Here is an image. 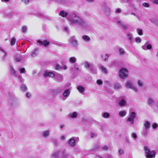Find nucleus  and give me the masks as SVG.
Masks as SVG:
<instances>
[{
	"label": "nucleus",
	"mask_w": 158,
	"mask_h": 158,
	"mask_svg": "<svg viewBox=\"0 0 158 158\" xmlns=\"http://www.w3.org/2000/svg\"><path fill=\"white\" fill-rule=\"evenodd\" d=\"M68 19L69 23L72 24H78L83 28L87 27V24L77 15L73 14L68 15Z\"/></svg>",
	"instance_id": "1"
},
{
	"label": "nucleus",
	"mask_w": 158,
	"mask_h": 158,
	"mask_svg": "<svg viewBox=\"0 0 158 158\" xmlns=\"http://www.w3.org/2000/svg\"><path fill=\"white\" fill-rule=\"evenodd\" d=\"M144 150L147 158H154L155 157V153L154 151H150L147 147L144 146Z\"/></svg>",
	"instance_id": "2"
},
{
	"label": "nucleus",
	"mask_w": 158,
	"mask_h": 158,
	"mask_svg": "<svg viewBox=\"0 0 158 158\" xmlns=\"http://www.w3.org/2000/svg\"><path fill=\"white\" fill-rule=\"evenodd\" d=\"M127 70L125 68H121L119 71V77L122 79H124L127 77Z\"/></svg>",
	"instance_id": "3"
},
{
	"label": "nucleus",
	"mask_w": 158,
	"mask_h": 158,
	"mask_svg": "<svg viewBox=\"0 0 158 158\" xmlns=\"http://www.w3.org/2000/svg\"><path fill=\"white\" fill-rule=\"evenodd\" d=\"M136 116V114L135 112H131L129 117L127 119V121L130 122L131 124H133L134 123V119Z\"/></svg>",
	"instance_id": "4"
},
{
	"label": "nucleus",
	"mask_w": 158,
	"mask_h": 158,
	"mask_svg": "<svg viewBox=\"0 0 158 158\" xmlns=\"http://www.w3.org/2000/svg\"><path fill=\"white\" fill-rule=\"evenodd\" d=\"M68 145L71 147H74L76 145L75 140L74 137L69 139L68 142Z\"/></svg>",
	"instance_id": "5"
},
{
	"label": "nucleus",
	"mask_w": 158,
	"mask_h": 158,
	"mask_svg": "<svg viewBox=\"0 0 158 158\" xmlns=\"http://www.w3.org/2000/svg\"><path fill=\"white\" fill-rule=\"evenodd\" d=\"M70 42L72 45L75 47H77L78 46V41L74 36L72 37L70 39Z\"/></svg>",
	"instance_id": "6"
},
{
	"label": "nucleus",
	"mask_w": 158,
	"mask_h": 158,
	"mask_svg": "<svg viewBox=\"0 0 158 158\" xmlns=\"http://www.w3.org/2000/svg\"><path fill=\"white\" fill-rule=\"evenodd\" d=\"M125 86L127 88L133 90L135 92H137L138 91V89H137L135 87L133 86L131 83L129 81H128L126 84Z\"/></svg>",
	"instance_id": "7"
},
{
	"label": "nucleus",
	"mask_w": 158,
	"mask_h": 158,
	"mask_svg": "<svg viewBox=\"0 0 158 158\" xmlns=\"http://www.w3.org/2000/svg\"><path fill=\"white\" fill-rule=\"evenodd\" d=\"M62 151L59 150L55 151L51 155V157L52 158H59Z\"/></svg>",
	"instance_id": "8"
},
{
	"label": "nucleus",
	"mask_w": 158,
	"mask_h": 158,
	"mask_svg": "<svg viewBox=\"0 0 158 158\" xmlns=\"http://www.w3.org/2000/svg\"><path fill=\"white\" fill-rule=\"evenodd\" d=\"M44 76L46 77H51L52 78L55 77V75L52 72L46 71L44 72Z\"/></svg>",
	"instance_id": "9"
},
{
	"label": "nucleus",
	"mask_w": 158,
	"mask_h": 158,
	"mask_svg": "<svg viewBox=\"0 0 158 158\" xmlns=\"http://www.w3.org/2000/svg\"><path fill=\"white\" fill-rule=\"evenodd\" d=\"M9 102L11 105H16L18 102V100L13 96L10 99Z\"/></svg>",
	"instance_id": "10"
},
{
	"label": "nucleus",
	"mask_w": 158,
	"mask_h": 158,
	"mask_svg": "<svg viewBox=\"0 0 158 158\" xmlns=\"http://www.w3.org/2000/svg\"><path fill=\"white\" fill-rule=\"evenodd\" d=\"M38 43H39L40 45H44V46L47 47L49 45L50 42L49 41L45 40L43 42L40 40H38L37 41Z\"/></svg>",
	"instance_id": "11"
},
{
	"label": "nucleus",
	"mask_w": 158,
	"mask_h": 158,
	"mask_svg": "<svg viewBox=\"0 0 158 158\" xmlns=\"http://www.w3.org/2000/svg\"><path fill=\"white\" fill-rule=\"evenodd\" d=\"M61 156L60 158H69V155L65 150H63L61 152Z\"/></svg>",
	"instance_id": "12"
},
{
	"label": "nucleus",
	"mask_w": 158,
	"mask_h": 158,
	"mask_svg": "<svg viewBox=\"0 0 158 158\" xmlns=\"http://www.w3.org/2000/svg\"><path fill=\"white\" fill-rule=\"evenodd\" d=\"M14 60L16 62H19L22 60L21 56L19 54H16L14 57Z\"/></svg>",
	"instance_id": "13"
},
{
	"label": "nucleus",
	"mask_w": 158,
	"mask_h": 158,
	"mask_svg": "<svg viewBox=\"0 0 158 158\" xmlns=\"http://www.w3.org/2000/svg\"><path fill=\"white\" fill-rule=\"evenodd\" d=\"M81 39L84 41L85 42H88L91 40L90 38L87 35H83L81 37Z\"/></svg>",
	"instance_id": "14"
},
{
	"label": "nucleus",
	"mask_w": 158,
	"mask_h": 158,
	"mask_svg": "<svg viewBox=\"0 0 158 158\" xmlns=\"http://www.w3.org/2000/svg\"><path fill=\"white\" fill-rule=\"evenodd\" d=\"M143 124L144 128L146 129H148L150 128L151 124L150 122L146 121L144 122Z\"/></svg>",
	"instance_id": "15"
},
{
	"label": "nucleus",
	"mask_w": 158,
	"mask_h": 158,
	"mask_svg": "<svg viewBox=\"0 0 158 158\" xmlns=\"http://www.w3.org/2000/svg\"><path fill=\"white\" fill-rule=\"evenodd\" d=\"M77 89L78 91L81 93H82L85 91V88L81 85H79L77 87Z\"/></svg>",
	"instance_id": "16"
},
{
	"label": "nucleus",
	"mask_w": 158,
	"mask_h": 158,
	"mask_svg": "<svg viewBox=\"0 0 158 158\" xmlns=\"http://www.w3.org/2000/svg\"><path fill=\"white\" fill-rule=\"evenodd\" d=\"M69 62L72 64L75 63L77 61V58L74 56L70 57L69 59Z\"/></svg>",
	"instance_id": "17"
},
{
	"label": "nucleus",
	"mask_w": 158,
	"mask_h": 158,
	"mask_svg": "<svg viewBox=\"0 0 158 158\" xmlns=\"http://www.w3.org/2000/svg\"><path fill=\"white\" fill-rule=\"evenodd\" d=\"M56 78L59 82H61L63 80V76L60 74L57 75L56 76Z\"/></svg>",
	"instance_id": "18"
},
{
	"label": "nucleus",
	"mask_w": 158,
	"mask_h": 158,
	"mask_svg": "<svg viewBox=\"0 0 158 158\" xmlns=\"http://www.w3.org/2000/svg\"><path fill=\"white\" fill-rule=\"evenodd\" d=\"M147 102L149 106H150L153 105L155 103V101L153 99L149 98Z\"/></svg>",
	"instance_id": "19"
},
{
	"label": "nucleus",
	"mask_w": 158,
	"mask_h": 158,
	"mask_svg": "<svg viewBox=\"0 0 158 158\" xmlns=\"http://www.w3.org/2000/svg\"><path fill=\"white\" fill-rule=\"evenodd\" d=\"M118 25L121 26V28H123L126 30H127V27L125 26V24L121 22L120 21H118Z\"/></svg>",
	"instance_id": "20"
},
{
	"label": "nucleus",
	"mask_w": 158,
	"mask_h": 158,
	"mask_svg": "<svg viewBox=\"0 0 158 158\" xmlns=\"http://www.w3.org/2000/svg\"><path fill=\"white\" fill-rule=\"evenodd\" d=\"M119 114L120 117H123L126 115L127 112L124 110H121L119 112Z\"/></svg>",
	"instance_id": "21"
},
{
	"label": "nucleus",
	"mask_w": 158,
	"mask_h": 158,
	"mask_svg": "<svg viewBox=\"0 0 158 158\" xmlns=\"http://www.w3.org/2000/svg\"><path fill=\"white\" fill-rule=\"evenodd\" d=\"M49 133L50 131L49 130L43 132L42 135L43 137H46L49 135Z\"/></svg>",
	"instance_id": "22"
},
{
	"label": "nucleus",
	"mask_w": 158,
	"mask_h": 158,
	"mask_svg": "<svg viewBox=\"0 0 158 158\" xmlns=\"http://www.w3.org/2000/svg\"><path fill=\"white\" fill-rule=\"evenodd\" d=\"M59 15L61 16L64 17H66L68 15V14L64 11L62 10L60 12Z\"/></svg>",
	"instance_id": "23"
},
{
	"label": "nucleus",
	"mask_w": 158,
	"mask_h": 158,
	"mask_svg": "<svg viewBox=\"0 0 158 158\" xmlns=\"http://www.w3.org/2000/svg\"><path fill=\"white\" fill-rule=\"evenodd\" d=\"M126 102L124 99H122L119 102V105L121 106H123L125 105Z\"/></svg>",
	"instance_id": "24"
},
{
	"label": "nucleus",
	"mask_w": 158,
	"mask_h": 158,
	"mask_svg": "<svg viewBox=\"0 0 158 158\" xmlns=\"http://www.w3.org/2000/svg\"><path fill=\"white\" fill-rule=\"evenodd\" d=\"M70 94V91L68 89L64 91L63 94L64 97H68Z\"/></svg>",
	"instance_id": "25"
},
{
	"label": "nucleus",
	"mask_w": 158,
	"mask_h": 158,
	"mask_svg": "<svg viewBox=\"0 0 158 158\" xmlns=\"http://www.w3.org/2000/svg\"><path fill=\"white\" fill-rule=\"evenodd\" d=\"M89 68L91 72L94 73H96V70L93 64H92Z\"/></svg>",
	"instance_id": "26"
},
{
	"label": "nucleus",
	"mask_w": 158,
	"mask_h": 158,
	"mask_svg": "<svg viewBox=\"0 0 158 158\" xmlns=\"http://www.w3.org/2000/svg\"><path fill=\"white\" fill-rule=\"evenodd\" d=\"M84 66L86 68H89L92 64L89 63L87 61H85L84 63Z\"/></svg>",
	"instance_id": "27"
},
{
	"label": "nucleus",
	"mask_w": 158,
	"mask_h": 158,
	"mask_svg": "<svg viewBox=\"0 0 158 158\" xmlns=\"http://www.w3.org/2000/svg\"><path fill=\"white\" fill-rule=\"evenodd\" d=\"M38 50V49H34L32 53L31 56L34 57L36 56L37 54Z\"/></svg>",
	"instance_id": "28"
},
{
	"label": "nucleus",
	"mask_w": 158,
	"mask_h": 158,
	"mask_svg": "<svg viewBox=\"0 0 158 158\" xmlns=\"http://www.w3.org/2000/svg\"><path fill=\"white\" fill-rule=\"evenodd\" d=\"M102 116L105 118H108L110 117V114L108 113L105 112L102 114Z\"/></svg>",
	"instance_id": "29"
},
{
	"label": "nucleus",
	"mask_w": 158,
	"mask_h": 158,
	"mask_svg": "<svg viewBox=\"0 0 158 158\" xmlns=\"http://www.w3.org/2000/svg\"><path fill=\"white\" fill-rule=\"evenodd\" d=\"M54 67L55 69L56 70H59L62 69V67H61L60 65L58 64H56L55 65Z\"/></svg>",
	"instance_id": "30"
},
{
	"label": "nucleus",
	"mask_w": 158,
	"mask_h": 158,
	"mask_svg": "<svg viewBox=\"0 0 158 158\" xmlns=\"http://www.w3.org/2000/svg\"><path fill=\"white\" fill-rule=\"evenodd\" d=\"M101 69L103 73H107V71L106 69L104 66H101Z\"/></svg>",
	"instance_id": "31"
},
{
	"label": "nucleus",
	"mask_w": 158,
	"mask_h": 158,
	"mask_svg": "<svg viewBox=\"0 0 158 158\" xmlns=\"http://www.w3.org/2000/svg\"><path fill=\"white\" fill-rule=\"evenodd\" d=\"M20 88L21 90L24 92L26 91L27 89V87L24 85H22L20 86Z\"/></svg>",
	"instance_id": "32"
},
{
	"label": "nucleus",
	"mask_w": 158,
	"mask_h": 158,
	"mask_svg": "<svg viewBox=\"0 0 158 158\" xmlns=\"http://www.w3.org/2000/svg\"><path fill=\"white\" fill-rule=\"evenodd\" d=\"M137 84L140 87L143 86L144 85L143 82L142 81L140 80H138Z\"/></svg>",
	"instance_id": "33"
},
{
	"label": "nucleus",
	"mask_w": 158,
	"mask_h": 158,
	"mask_svg": "<svg viewBox=\"0 0 158 158\" xmlns=\"http://www.w3.org/2000/svg\"><path fill=\"white\" fill-rule=\"evenodd\" d=\"M105 12L106 14L107 15H109L110 13V9L108 8H106L105 9Z\"/></svg>",
	"instance_id": "34"
},
{
	"label": "nucleus",
	"mask_w": 158,
	"mask_h": 158,
	"mask_svg": "<svg viewBox=\"0 0 158 158\" xmlns=\"http://www.w3.org/2000/svg\"><path fill=\"white\" fill-rule=\"evenodd\" d=\"M27 27L26 26H24L22 27V32L24 33H25L27 31Z\"/></svg>",
	"instance_id": "35"
},
{
	"label": "nucleus",
	"mask_w": 158,
	"mask_h": 158,
	"mask_svg": "<svg viewBox=\"0 0 158 158\" xmlns=\"http://www.w3.org/2000/svg\"><path fill=\"white\" fill-rule=\"evenodd\" d=\"M121 87V85L118 83H116L114 85V88L116 89H120Z\"/></svg>",
	"instance_id": "36"
},
{
	"label": "nucleus",
	"mask_w": 158,
	"mask_h": 158,
	"mask_svg": "<svg viewBox=\"0 0 158 158\" xmlns=\"http://www.w3.org/2000/svg\"><path fill=\"white\" fill-rule=\"evenodd\" d=\"M148 129H143L142 132V134L144 135H147L148 134Z\"/></svg>",
	"instance_id": "37"
},
{
	"label": "nucleus",
	"mask_w": 158,
	"mask_h": 158,
	"mask_svg": "<svg viewBox=\"0 0 158 158\" xmlns=\"http://www.w3.org/2000/svg\"><path fill=\"white\" fill-rule=\"evenodd\" d=\"M15 38H12L11 40L10 44L12 46L14 45L15 43Z\"/></svg>",
	"instance_id": "38"
},
{
	"label": "nucleus",
	"mask_w": 158,
	"mask_h": 158,
	"mask_svg": "<svg viewBox=\"0 0 158 158\" xmlns=\"http://www.w3.org/2000/svg\"><path fill=\"white\" fill-rule=\"evenodd\" d=\"M70 116L71 118H74L77 117V114L76 112H74L70 114Z\"/></svg>",
	"instance_id": "39"
},
{
	"label": "nucleus",
	"mask_w": 158,
	"mask_h": 158,
	"mask_svg": "<svg viewBox=\"0 0 158 158\" xmlns=\"http://www.w3.org/2000/svg\"><path fill=\"white\" fill-rule=\"evenodd\" d=\"M127 36L128 40L131 41L132 38L133 37L132 34L130 33H128L127 34Z\"/></svg>",
	"instance_id": "40"
},
{
	"label": "nucleus",
	"mask_w": 158,
	"mask_h": 158,
	"mask_svg": "<svg viewBox=\"0 0 158 158\" xmlns=\"http://www.w3.org/2000/svg\"><path fill=\"white\" fill-rule=\"evenodd\" d=\"M10 72L13 74H15L16 73V71L12 67H10Z\"/></svg>",
	"instance_id": "41"
},
{
	"label": "nucleus",
	"mask_w": 158,
	"mask_h": 158,
	"mask_svg": "<svg viewBox=\"0 0 158 158\" xmlns=\"http://www.w3.org/2000/svg\"><path fill=\"white\" fill-rule=\"evenodd\" d=\"M142 40L140 37H136L135 38V41L137 43H140L141 42Z\"/></svg>",
	"instance_id": "42"
},
{
	"label": "nucleus",
	"mask_w": 158,
	"mask_h": 158,
	"mask_svg": "<svg viewBox=\"0 0 158 158\" xmlns=\"http://www.w3.org/2000/svg\"><path fill=\"white\" fill-rule=\"evenodd\" d=\"M137 30L139 35H143V31L142 29H137Z\"/></svg>",
	"instance_id": "43"
},
{
	"label": "nucleus",
	"mask_w": 158,
	"mask_h": 158,
	"mask_svg": "<svg viewBox=\"0 0 158 158\" xmlns=\"http://www.w3.org/2000/svg\"><path fill=\"white\" fill-rule=\"evenodd\" d=\"M109 57V55L107 54H106L104 57V60L105 61L108 60V58Z\"/></svg>",
	"instance_id": "44"
},
{
	"label": "nucleus",
	"mask_w": 158,
	"mask_h": 158,
	"mask_svg": "<svg viewBox=\"0 0 158 158\" xmlns=\"http://www.w3.org/2000/svg\"><path fill=\"white\" fill-rule=\"evenodd\" d=\"M152 127L153 129H156L158 127V124L156 123H154L152 124Z\"/></svg>",
	"instance_id": "45"
},
{
	"label": "nucleus",
	"mask_w": 158,
	"mask_h": 158,
	"mask_svg": "<svg viewBox=\"0 0 158 158\" xmlns=\"http://www.w3.org/2000/svg\"><path fill=\"white\" fill-rule=\"evenodd\" d=\"M19 71L20 73H25V68H21L19 69Z\"/></svg>",
	"instance_id": "46"
},
{
	"label": "nucleus",
	"mask_w": 158,
	"mask_h": 158,
	"mask_svg": "<svg viewBox=\"0 0 158 158\" xmlns=\"http://www.w3.org/2000/svg\"><path fill=\"white\" fill-rule=\"evenodd\" d=\"M119 52L120 55H123L124 54V52L123 49H119Z\"/></svg>",
	"instance_id": "47"
},
{
	"label": "nucleus",
	"mask_w": 158,
	"mask_h": 158,
	"mask_svg": "<svg viewBox=\"0 0 158 158\" xmlns=\"http://www.w3.org/2000/svg\"><path fill=\"white\" fill-rule=\"evenodd\" d=\"M152 48V46L150 44H148L147 45V49L150 50Z\"/></svg>",
	"instance_id": "48"
},
{
	"label": "nucleus",
	"mask_w": 158,
	"mask_h": 158,
	"mask_svg": "<svg viewBox=\"0 0 158 158\" xmlns=\"http://www.w3.org/2000/svg\"><path fill=\"white\" fill-rule=\"evenodd\" d=\"M131 136L132 137L135 139H136L137 137V136L136 134L135 133H132L131 134Z\"/></svg>",
	"instance_id": "49"
},
{
	"label": "nucleus",
	"mask_w": 158,
	"mask_h": 158,
	"mask_svg": "<svg viewBox=\"0 0 158 158\" xmlns=\"http://www.w3.org/2000/svg\"><path fill=\"white\" fill-rule=\"evenodd\" d=\"M97 83L98 85H100L102 83V81L100 80H98L97 81Z\"/></svg>",
	"instance_id": "50"
},
{
	"label": "nucleus",
	"mask_w": 158,
	"mask_h": 158,
	"mask_svg": "<svg viewBox=\"0 0 158 158\" xmlns=\"http://www.w3.org/2000/svg\"><path fill=\"white\" fill-rule=\"evenodd\" d=\"M96 135V134H95L94 133L91 132L90 134V137L91 138H93Z\"/></svg>",
	"instance_id": "51"
},
{
	"label": "nucleus",
	"mask_w": 158,
	"mask_h": 158,
	"mask_svg": "<svg viewBox=\"0 0 158 158\" xmlns=\"http://www.w3.org/2000/svg\"><path fill=\"white\" fill-rule=\"evenodd\" d=\"M108 147L106 146H105L102 148V149L105 151H106L108 149Z\"/></svg>",
	"instance_id": "52"
},
{
	"label": "nucleus",
	"mask_w": 158,
	"mask_h": 158,
	"mask_svg": "<svg viewBox=\"0 0 158 158\" xmlns=\"http://www.w3.org/2000/svg\"><path fill=\"white\" fill-rule=\"evenodd\" d=\"M121 10L119 8H118L116 9L115 12L117 13H119L121 12Z\"/></svg>",
	"instance_id": "53"
},
{
	"label": "nucleus",
	"mask_w": 158,
	"mask_h": 158,
	"mask_svg": "<svg viewBox=\"0 0 158 158\" xmlns=\"http://www.w3.org/2000/svg\"><path fill=\"white\" fill-rule=\"evenodd\" d=\"M22 2H23L25 4H27L29 2V0H22Z\"/></svg>",
	"instance_id": "54"
},
{
	"label": "nucleus",
	"mask_w": 158,
	"mask_h": 158,
	"mask_svg": "<svg viewBox=\"0 0 158 158\" xmlns=\"http://www.w3.org/2000/svg\"><path fill=\"white\" fill-rule=\"evenodd\" d=\"M31 96V94L29 93H26V96L28 98H30Z\"/></svg>",
	"instance_id": "55"
},
{
	"label": "nucleus",
	"mask_w": 158,
	"mask_h": 158,
	"mask_svg": "<svg viewBox=\"0 0 158 158\" xmlns=\"http://www.w3.org/2000/svg\"><path fill=\"white\" fill-rule=\"evenodd\" d=\"M143 6L146 7H149V5L148 3H144L143 4Z\"/></svg>",
	"instance_id": "56"
},
{
	"label": "nucleus",
	"mask_w": 158,
	"mask_h": 158,
	"mask_svg": "<svg viewBox=\"0 0 158 158\" xmlns=\"http://www.w3.org/2000/svg\"><path fill=\"white\" fill-rule=\"evenodd\" d=\"M119 152L120 154L122 155L123 154L124 151L123 149H120L119 150Z\"/></svg>",
	"instance_id": "57"
},
{
	"label": "nucleus",
	"mask_w": 158,
	"mask_h": 158,
	"mask_svg": "<svg viewBox=\"0 0 158 158\" xmlns=\"http://www.w3.org/2000/svg\"><path fill=\"white\" fill-rule=\"evenodd\" d=\"M142 48L144 50H147V45L144 44L142 46Z\"/></svg>",
	"instance_id": "58"
},
{
	"label": "nucleus",
	"mask_w": 158,
	"mask_h": 158,
	"mask_svg": "<svg viewBox=\"0 0 158 158\" xmlns=\"http://www.w3.org/2000/svg\"><path fill=\"white\" fill-rule=\"evenodd\" d=\"M62 69L64 70H66L67 69V67L66 65H64L63 67H62Z\"/></svg>",
	"instance_id": "59"
},
{
	"label": "nucleus",
	"mask_w": 158,
	"mask_h": 158,
	"mask_svg": "<svg viewBox=\"0 0 158 158\" xmlns=\"http://www.w3.org/2000/svg\"><path fill=\"white\" fill-rule=\"evenodd\" d=\"M65 136L63 135L60 137V140H65Z\"/></svg>",
	"instance_id": "60"
},
{
	"label": "nucleus",
	"mask_w": 158,
	"mask_h": 158,
	"mask_svg": "<svg viewBox=\"0 0 158 158\" xmlns=\"http://www.w3.org/2000/svg\"><path fill=\"white\" fill-rule=\"evenodd\" d=\"M52 141L55 143V144H56L57 142V140L56 139H52Z\"/></svg>",
	"instance_id": "61"
},
{
	"label": "nucleus",
	"mask_w": 158,
	"mask_h": 158,
	"mask_svg": "<svg viewBox=\"0 0 158 158\" xmlns=\"http://www.w3.org/2000/svg\"><path fill=\"white\" fill-rule=\"evenodd\" d=\"M153 2L154 3L157 4H158V0H154L153 1Z\"/></svg>",
	"instance_id": "62"
},
{
	"label": "nucleus",
	"mask_w": 158,
	"mask_h": 158,
	"mask_svg": "<svg viewBox=\"0 0 158 158\" xmlns=\"http://www.w3.org/2000/svg\"><path fill=\"white\" fill-rule=\"evenodd\" d=\"M4 54L2 56L3 58H5L6 55V52H3Z\"/></svg>",
	"instance_id": "63"
},
{
	"label": "nucleus",
	"mask_w": 158,
	"mask_h": 158,
	"mask_svg": "<svg viewBox=\"0 0 158 158\" xmlns=\"http://www.w3.org/2000/svg\"><path fill=\"white\" fill-rule=\"evenodd\" d=\"M74 68L77 70H79V68L76 67H74Z\"/></svg>",
	"instance_id": "64"
}]
</instances>
